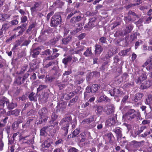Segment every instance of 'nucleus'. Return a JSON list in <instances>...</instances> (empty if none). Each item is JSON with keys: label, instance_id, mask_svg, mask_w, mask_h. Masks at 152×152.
I'll return each instance as SVG.
<instances>
[{"label": "nucleus", "instance_id": "1", "mask_svg": "<svg viewBox=\"0 0 152 152\" xmlns=\"http://www.w3.org/2000/svg\"><path fill=\"white\" fill-rule=\"evenodd\" d=\"M140 114L138 112H136L134 109H131L125 115H123V118L126 121L131 120L135 117L137 119L140 118Z\"/></svg>", "mask_w": 152, "mask_h": 152}, {"label": "nucleus", "instance_id": "2", "mask_svg": "<svg viewBox=\"0 0 152 152\" xmlns=\"http://www.w3.org/2000/svg\"><path fill=\"white\" fill-rule=\"evenodd\" d=\"M51 20L50 25L52 27L56 26L61 22V16L58 13L55 14L51 18Z\"/></svg>", "mask_w": 152, "mask_h": 152}, {"label": "nucleus", "instance_id": "3", "mask_svg": "<svg viewBox=\"0 0 152 152\" xmlns=\"http://www.w3.org/2000/svg\"><path fill=\"white\" fill-rule=\"evenodd\" d=\"M38 114L40 117L42 119V122H45L48 118V110L46 108L43 107L39 110L38 111Z\"/></svg>", "mask_w": 152, "mask_h": 152}, {"label": "nucleus", "instance_id": "4", "mask_svg": "<svg viewBox=\"0 0 152 152\" xmlns=\"http://www.w3.org/2000/svg\"><path fill=\"white\" fill-rule=\"evenodd\" d=\"M99 88L100 87L97 84L92 85L91 87L90 86L87 87L86 88V91L84 93L85 97L87 95V93L90 92L94 93L97 91Z\"/></svg>", "mask_w": 152, "mask_h": 152}, {"label": "nucleus", "instance_id": "5", "mask_svg": "<svg viewBox=\"0 0 152 152\" xmlns=\"http://www.w3.org/2000/svg\"><path fill=\"white\" fill-rule=\"evenodd\" d=\"M72 118L71 116H69L63 118L60 121L59 124L63 126H69V124L71 123Z\"/></svg>", "mask_w": 152, "mask_h": 152}, {"label": "nucleus", "instance_id": "6", "mask_svg": "<svg viewBox=\"0 0 152 152\" xmlns=\"http://www.w3.org/2000/svg\"><path fill=\"white\" fill-rule=\"evenodd\" d=\"M9 100L5 97H3L0 99V110L2 109V111L1 112L3 113L5 112L4 109L5 107L7 106V104L8 103Z\"/></svg>", "mask_w": 152, "mask_h": 152}, {"label": "nucleus", "instance_id": "7", "mask_svg": "<svg viewBox=\"0 0 152 152\" xmlns=\"http://www.w3.org/2000/svg\"><path fill=\"white\" fill-rule=\"evenodd\" d=\"M110 94L112 96H119L124 94L123 92L119 88H115L111 91L110 92Z\"/></svg>", "mask_w": 152, "mask_h": 152}, {"label": "nucleus", "instance_id": "8", "mask_svg": "<svg viewBox=\"0 0 152 152\" xmlns=\"http://www.w3.org/2000/svg\"><path fill=\"white\" fill-rule=\"evenodd\" d=\"M147 78L145 74H142L138 79L135 80V82L137 84L141 86Z\"/></svg>", "mask_w": 152, "mask_h": 152}, {"label": "nucleus", "instance_id": "9", "mask_svg": "<svg viewBox=\"0 0 152 152\" xmlns=\"http://www.w3.org/2000/svg\"><path fill=\"white\" fill-rule=\"evenodd\" d=\"M106 109V112L107 115H110L113 113L114 111L115 107L114 105L110 104L107 105Z\"/></svg>", "mask_w": 152, "mask_h": 152}, {"label": "nucleus", "instance_id": "10", "mask_svg": "<svg viewBox=\"0 0 152 152\" xmlns=\"http://www.w3.org/2000/svg\"><path fill=\"white\" fill-rule=\"evenodd\" d=\"M152 84V83L151 81L145 80L141 86L143 89H144L149 87Z\"/></svg>", "mask_w": 152, "mask_h": 152}, {"label": "nucleus", "instance_id": "11", "mask_svg": "<svg viewBox=\"0 0 152 152\" xmlns=\"http://www.w3.org/2000/svg\"><path fill=\"white\" fill-rule=\"evenodd\" d=\"M113 131L116 134L118 140L119 138H121L122 137V135L121 133V131L120 128H115L113 129Z\"/></svg>", "mask_w": 152, "mask_h": 152}, {"label": "nucleus", "instance_id": "12", "mask_svg": "<svg viewBox=\"0 0 152 152\" xmlns=\"http://www.w3.org/2000/svg\"><path fill=\"white\" fill-rule=\"evenodd\" d=\"M106 137V139L108 141L110 144H112L113 142L114 138L113 136H112V133H111L106 134L105 135Z\"/></svg>", "mask_w": 152, "mask_h": 152}, {"label": "nucleus", "instance_id": "13", "mask_svg": "<svg viewBox=\"0 0 152 152\" xmlns=\"http://www.w3.org/2000/svg\"><path fill=\"white\" fill-rule=\"evenodd\" d=\"M95 53L96 54H100L103 50L102 47L100 45L96 44L95 45Z\"/></svg>", "mask_w": 152, "mask_h": 152}, {"label": "nucleus", "instance_id": "14", "mask_svg": "<svg viewBox=\"0 0 152 152\" xmlns=\"http://www.w3.org/2000/svg\"><path fill=\"white\" fill-rule=\"evenodd\" d=\"M115 121L114 118H112L107 120L105 122L106 125L111 126L115 124Z\"/></svg>", "mask_w": 152, "mask_h": 152}, {"label": "nucleus", "instance_id": "15", "mask_svg": "<svg viewBox=\"0 0 152 152\" xmlns=\"http://www.w3.org/2000/svg\"><path fill=\"white\" fill-rule=\"evenodd\" d=\"M28 98L30 101L36 102L37 99V95L35 93L32 92L28 96Z\"/></svg>", "mask_w": 152, "mask_h": 152}, {"label": "nucleus", "instance_id": "16", "mask_svg": "<svg viewBox=\"0 0 152 152\" xmlns=\"http://www.w3.org/2000/svg\"><path fill=\"white\" fill-rule=\"evenodd\" d=\"M17 105V104L16 103H14L13 102L9 103V102L6 107L9 110H12L16 107Z\"/></svg>", "mask_w": 152, "mask_h": 152}, {"label": "nucleus", "instance_id": "17", "mask_svg": "<svg viewBox=\"0 0 152 152\" xmlns=\"http://www.w3.org/2000/svg\"><path fill=\"white\" fill-rule=\"evenodd\" d=\"M72 59V56H69L67 58H65L62 60L63 63L65 65H66L68 63L70 62Z\"/></svg>", "mask_w": 152, "mask_h": 152}, {"label": "nucleus", "instance_id": "18", "mask_svg": "<svg viewBox=\"0 0 152 152\" xmlns=\"http://www.w3.org/2000/svg\"><path fill=\"white\" fill-rule=\"evenodd\" d=\"M39 4L38 3H35L33 6L31 8V10L32 13L38 10Z\"/></svg>", "mask_w": 152, "mask_h": 152}, {"label": "nucleus", "instance_id": "19", "mask_svg": "<svg viewBox=\"0 0 152 152\" xmlns=\"http://www.w3.org/2000/svg\"><path fill=\"white\" fill-rule=\"evenodd\" d=\"M72 38L71 37H67L65 38L62 39V44L66 45L71 40Z\"/></svg>", "mask_w": 152, "mask_h": 152}, {"label": "nucleus", "instance_id": "20", "mask_svg": "<svg viewBox=\"0 0 152 152\" xmlns=\"http://www.w3.org/2000/svg\"><path fill=\"white\" fill-rule=\"evenodd\" d=\"M50 145V140H48L45 141L42 145V148H49Z\"/></svg>", "mask_w": 152, "mask_h": 152}, {"label": "nucleus", "instance_id": "21", "mask_svg": "<svg viewBox=\"0 0 152 152\" xmlns=\"http://www.w3.org/2000/svg\"><path fill=\"white\" fill-rule=\"evenodd\" d=\"M48 127L45 126L43 127L40 130V135L42 136H45L46 135V131H48Z\"/></svg>", "mask_w": 152, "mask_h": 152}, {"label": "nucleus", "instance_id": "22", "mask_svg": "<svg viewBox=\"0 0 152 152\" xmlns=\"http://www.w3.org/2000/svg\"><path fill=\"white\" fill-rule=\"evenodd\" d=\"M23 26H18L17 28H15L14 29V31H16L18 33H19V34H21L23 31H24L25 29H23Z\"/></svg>", "mask_w": 152, "mask_h": 152}, {"label": "nucleus", "instance_id": "23", "mask_svg": "<svg viewBox=\"0 0 152 152\" xmlns=\"http://www.w3.org/2000/svg\"><path fill=\"white\" fill-rule=\"evenodd\" d=\"M143 95L142 94H137L135 95L134 98V101L135 102H137L138 100H140L143 97Z\"/></svg>", "mask_w": 152, "mask_h": 152}, {"label": "nucleus", "instance_id": "24", "mask_svg": "<svg viewBox=\"0 0 152 152\" xmlns=\"http://www.w3.org/2000/svg\"><path fill=\"white\" fill-rule=\"evenodd\" d=\"M86 137V134L85 132H83L80 134L79 136L80 142H83L85 141Z\"/></svg>", "mask_w": 152, "mask_h": 152}, {"label": "nucleus", "instance_id": "25", "mask_svg": "<svg viewBox=\"0 0 152 152\" xmlns=\"http://www.w3.org/2000/svg\"><path fill=\"white\" fill-rule=\"evenodd\" d=\"M134 83L133 80L130 81L129 83H126L125 84L123 87L125 88L130 87L132 86L134 84Z\"/></svg>", "mask_w": 152, "mask_h": 152}, {"label": "nucleus", "instance_id": "26", "mask_svg": "<svg viewBox=\"0 0 152 152\" xmlns=\"http://www.w3.org/2000/svg\"><path fill=\"white\" fill-rule=\"evenodd\" d=\"M92 54V53L91 52V49L88 48L86 51L84 53V54L86 56H91Z\"/></svg>", "mask_w": 152, "mask_h": 152}, {"label": "nucleus", "instance_id": "27", "mask_svg": "<svg viewBox=\"0 0 152 152\" xmlns=\"http://www.w3.org/2000/svg\"><path fill=\"white\" fill-rule=\"evenodd\" d=\"M130 48H128L126 50H121L119 53V54L121 56H125L126 54L127 53L130 51Z\"/></svg>", "mask_w": 152, "mask_h": 152}, {"label": "nucleus", "instance_id": "28", "mask_svg": "<svg viewBox=\"0 0 152 152\" xmlns=\"http://www.w3.org/2000/svg\"><path fill=\"white\" fill-rule=\"evenodd\" d=\"M97 98H99V101L101 102L106 99V96L103 95L102 94H100V96L99 95H97Z\"/></svg>", "mask_w": 152, "mask_h": 152}, {"label": "nucleus", "instance_id": "29", "mask_svg": "<svg viewBox=\"0 0 152 152\" xmlns=\"http://www.w3.org/2000/svg\"><path fill=\"white\" fill-rule=\"evenodd\" d=\"M132 142L134 143L136 145H137L138 146H141L145 142V141L143 140L141 141L140 142H138L136 141H133Z\"/></svg>", "mask_w": 152, "mask_h": 152}, {"label": "nucleus", "instance_id": "30", "mask_svg": "<svg viewBox=\"0 0 152 152\" xmlns=\"http://www.w3.org/2000/svg\"><path fill=\"white\" fill-rule=\"evenodd\" d=\"M58 117V115L55 113H53L51 116V118L52 121H50V123L56 120Z\"/></svg>", "mask_w": 152, "mask_h": 152}, {"label": "nucleus", "instance_id": "31", "mask_svg": "<svg viewBox=\"0 0 152 152\" xmlns=\"http://www.w3.org/2000/svg\"><path fill=\"white\" fill-rule=\"evenodd\" d=\"M9 25L8 23H4L2 26L1 30H6L9 28Z\"/></svg>", "mask_w": 152, "mask_h": 152}, {"label": "nucleus", "instance_id": "32", "mask_svg": "<svg viewBox=\"0 0 152 152\" xmlns=\"http://www.w3.org/2000/svg\"><path fill=\"white\" fill-rule=\"evenodd\" d=\"M48 98V95L46 94H44L42 96V97L40 98V100L42 102H45Z\"/></svg>", "mask_w": 152, "mask_h": 152}, {"label": "nucleus", "instance_id": "33", "mask_svg": "<svg viewBox=\"0 0 152 152\" xmlns=\"http://www.w3.org/2000/svg\"><path fill=\"white\" fill-rule=\"evenodd\" d=\"M69 126H65L62 128L63 132L64 133V135L66 136L68 133Z\"/></svg>", "mask_w": 152, "mask_h": 152}, {"label": "nucleus", "instance_id": "34", "mask_svg": "<svg viewBox=\"0 0 152 152\" xmlns=\"http://www.w3.org/2000/svg\"><path fill=\"white\" fill-rule=\"evenodd\" d=\"M20 111V110L19 109H16L14 110H12L13 115L18 116L19 115Z\"/></svg>", "mask_w": 152, "mask_h": 152}, {"label": "nucleus", "instance_id": "35", "mask_svg": "<svg viewBox=\"0 0 152 152\" xmlns=\"http://www.w3.org/2000/svg\"><path fill=\"white\" fill-rule=\"evenodd\" d=\"M47 87V86L45 85H40L39 87L37 88V92L40 91L41 90L44 89L46 88Z\"/></svg>", "mask_w": 152, "mask_h": 152}, {"label": "nucleus", "instance_id": "36", "mask_svg": "<svg viewBox=\"0 0 152 152\" xmlns=\"http://www.w3.org/2000/svg\"><path fill=\"white\" fill-rule=\"evenodd\" d=\"M152 101V95H148L147 98L146 99V103L148 104H149Z\"/></svg>", "mask_w": 152, "mask_h": 152}, {"label": "nucleus", "instance_id": "37", "mask_svg": "<svg viewBox=\"0 0 152 152\" xmlns=\"http://www.w3.org/2000/svg\"><path fill=\"white\" fill-rule=\"evenodd\" d=\"M51 53V51L49 49H48L42 52V54L43 55H50Z\"/></svg>", "mask_w": 152, "mask_h": 152}, {"label": "nucleus", "instance_id": "38", "mask_svg": "<svg viewBox=\"0 0 152 152\" xmlns=\"http://www.w3.org/2000/svg\"><path fill=\"white\" fill-rule=\"evenodd\" d=\"M103 108L101 106H99L97 107L96 110V113L99 114H100L103 110Z\"/></svg>", "mask_w": 152, "mask_h": 152}, {"label": "nucleus", "instance_id": "39", "mask_svg": "<svg viewBox=\"0 0 152 152\" xmlns=\"http://www.w3.org/2000/svg\"><path fill=\"white\" fill-rule=\"evenodd\" d=\"M10 16L7 14H4L1 16V20H5L9 18Z\"/></svg>", "mask_w": 152, "mask_h": 152}, {"label": "nucleus", "instance_id": "40", "mask_svg": "<svg viewBox=\"0 0 152 152\" xmlns=\"http://www.w3.org/2000/svg\"><path fill=\"white\" fill-rule=\"evenodd\" d=\"M99 42L102 43H105L107 42L106 38L104 37H102L99 39Z\"/></svg>", "mask_w": 152, "mask_h": 152}, {"label": "nucleus", "instance_id": "41", "mask_svg": "<svg viewBox=\"0 0 152 152\" xmlns=\"http://www.w3.org/2000/svg\"><path fill=\"white\" fill-rule=\"evenodd\" d=\"M80 132L77 129H76L72 133V137L76 136Z\"/></svg>", "mask_w": 152, "mask_h": 152}, {"label": "nucleus", "instance_id": "42", "mask_svg": "<svg viewBox=\"0 0 152 152\" xmlns=\"http://www.w3.org/2000/svg\"><path fill=\"white\" fill-rule=\"evenodd\" d=\"M39 53V51H36L35 52V50H34L33 52V53L32 54V56L33 58H35L38 55Z\"/></svg>", "mask_w": 152, "mask_h": 152}, {"label": "nucleus", "instance_id": "43", "mask_svg": "<svg viewBox=\"0 0 152 152\" xmlns=\"http://www.w3.org/2000/svg\"><path fill=\"white\" fill-rule=\"evenodd\" d=\"M46 78L47 80L50 82H52L53 80L55 78L54 77L51 76L50 77L49 75H47Z\"/></svg>", "mask_w": 152, "mask_h": 152}, {"label": "nucleus", "instance_id": "44", "mask_svg": "<svg viewBox=\"0 0 152 152\" xmlns=\"http://www.w3.org/2000/svg\"><path fill=\"white\" fill-rule=\"evenodd\" d=\"M89 124L88 122V119L87 118L84 119L81 123V124L82 125H85L86 124Z\"/></svg>", "mask_w": 152, "mask_h": 152}, {"label": "nucleus", "instance_id": "45", "mask_svg": "<svg viewBox=\"0 0 152 152\" xmlns=\"http://www.w3.org/2000/svg\"><path fill=\"white\" fill-rule=\"evenodd\" d=\"M54 62L53 61L50 62H49L48 64H46L45 66H44V68H47L51 65L54 64Z\"/></svg>", "mask_w": 152, "mask_h": 152}, {"label": "nucleus", "instance_id": "46", "mask_svg": "<svg viewBox=\"0 0 152 152\" xmlns=\"http://www.w3.org/2000/svg\"><path fill=\"white\" fill-rule=\"evenodd\" d=\"M146 118L150 119L152 118V113L150 112L147 114L145 115Z\"/></svg>", "mask_w": 152, "mask_h": 152}, {"label": "nucleus", "instance_id": "47", "mask_svg": "<svg viewBox=\"0 0 152 152\" xmlns=\"http://www.w3.org/2000/svg\"><path fill=\"white\" fill-rule=\"evenodd\" d=\"M86 36V34L85 33H83L80 34L78 36V38L79 39H83Z\"/></svg>", "mask_w": 152, "mask_h": 152}, {"label": "nucleus", "instance_id": "48", "mask_svg": "<svg viewBox=\"0 0 152 152\" xmlns=\"http://www.w3.org/2000/svg\"><path fill=\"white\" fill-rule=\"evenodd\" d=\"M132 29V26L129 27H127L126 29V33H129L130 32Z\"/></svg>", "mask_w": 152, "mask_h": 152}, {"label": "nucleus", "instance_id": "49", "mask_svg": "<svg viewBox=\"0 0 152 152\" xmlns=\"http://www.w3.org/2000/svg\"><path fill=\"white\" fill-rule=\"evenodd\" d=\"M129 98V96L128 95H126L124 96L123 99L122 100V102L125 103L127 100Z\"/></svg>", "mask_w": 152, "mask_h": 152}, {"label": "nucleus", "instance_id": "50", "mask_svg": "<svg viewBox=\"0 0 152 152\" xmlns=\"http://www.w3.org/2000/svg\"><path fill=\"white\" fill-rule=\"evenodd\" d=\"M77 11L72 12L68 16L67 18L69 19L70 18L72 15L75 14L76 13H77Z\"/></svg>", "mask_w": 152, "mask_h": 152}, {"label": "nucleus", "instance_id": "51", "mask_svg": "<svg viewBox=\"0 0 152 152\" xmlns=\"http://www.w3.org/2000/svg\"><path fill=\"white\" fill-rule=\"evenodd\" d=\"M77 149L75 148L72 147L70 148L68 151L69 152H77Z\"/></svg>", "mask_w": 152, "mask_h": 152}, {"label": "nucleus", "instance_id": "52", "mask_svg": "<svg viewBox=\"0 0 152 152\" xmlns=\"http://www.w3.org/2000/svg\"><path fill=\"white\" fill-rule=\"evenodd\" d=\"M128 14L129 15H132L133 16H136V17H138V15L136 14L134 12H132L131 11H129Z\"/></svg>", "mask_w": 152, "mask_h": 152}, {"label": "nucleus", "instance_id": "53", "mask_svg": "<svg viewBox=\"0 0 152 152\" xmlns=\"http://www.w3.org/2000/svg\"><path fill=\"white\" fill-rule=\"evenodd\" d=\"M35 26V25L34 24H32L29 26L28 28L27 29L28 32L30 31L31 29Z\"/></svg>", "mask_w": 152, "mask_h": 152}, {"label": "nucleus", "instance_id": "54", "mask_svg": "<svg viewBox=\"0 0 152 152\" xmlns=\"http://www.w3.org/2000/svg\"><path fill=\"white\" fill-rule=\"evenodd\" d=\"M150 122V121L148 120H144L142 122V124L143 125L147 124H149Z\"/></svg>", "mask_w": 152, "mask_h": 152}, {"label": "nucleus", "instance_id": "55", "mask_svg": "<svg viewBox=\"0 0 152 152\" xmlns=\"http://www.w3.org/2000/svg\"><path fill=\"white\" fill-rule=\"evenodd\" d=\"M18 21L17 20H13L11 22V23L12 25H16L18 23Z\"/></svg>", "mask_w": 152, "mask_h": 152}, {"label": "nucleus", "instance_id": "56", "mask_svg": "<svg viewBox=\"0 0 152 152\" xmlns=\"http://www.w3.org/2000/svg\"><path fill=\"white\" fill-rule=\"evenodd\" d=\"M24 142L28 144H33L34 142V141L32 139H30L27 141Z\"/></svg>", "mask_w": 152, "mask_h": 152}, {"label": "nucleus", "instance_id": "57", "mask_svg": "<svg viewBox=\"0 0 152 152\" xmlns=\"http://www.w3.org/2000/svg\"><path fill=\"white\" fill-rule=\"evenodd\" d=\"M92 24L91 22H89L86 25L84 26V28H90L91 27V24Z\"/></svg>", "mask_w": 152, "mask_h": 152}, {"label": "nucleus", "instance_id": "58", "mask_svg": "<svg viewBox=\"0 0 152 152\" xmlns=\"http://www.w3.org/2000/svg\"><path fill=\"white\" fill-rule=\"evenodd\" d=\"M88 119L89 123H91V122L94 121V118L93 116H91L89 118H87Z\"/></svg>", "mask_w": 152, "mask_h": 152}, {"label": "nucleus", "instance_id": "59", "mask_svg": "<svg viewBox=\"0 0 152 152\" xmlns=\"http://www.w3.org/2000/svg\"><path fill=\"white\" fill-rule=\"evenodd\" d=\"M78 99L77 97H75V98L72 99L70 101V103H74L77 101Z\"/></svg>", "mask_w": 152, "mask_h": 152}, {"label": "nucleus", "instance_id": "60", "mask_svg": "<svg viewBox=\"0 0 152 152\" xmlns=\"http://www.w3.org/2000/svg\"><path fill=\"white\" fill-rule=\"evenodd\" d=\"M53 14V12H51L49 13L47 16V18L48 20L50 18V17Z\"/></svg>", "mask_w": 152, "mask_h": 152}, {"label": "nucleus", "instance_id": "61", "mask_svg": "<svg viewBox=\"0 0 152 152\" xmlns=\"http://www.w3.org/2000/svg\"><path fill=\"white\" fill-rule=\"evenodd\" d=\"M150 134V132L149 131L146 132L144 134H142V136L143 137H145L147 135H149Z\"/></svg>", "mask_w": 152, "mask_h": 152}, {"label": "nucleus", "instance_id": "62", "mask_svg": "<svg viewBox=\"0 0 152 152\" xmlns=\"http://www.w3.org/2000/svg\"><path fill=\"white\" fill-rule=\"evenodd\" d=\"M27 20V18L26 16H24L23 17H22V19H21V22H26Z\"/></svg>", "mask_w": 152, "mask_h": 152}, {"label": "nucleus", "instance_id": "63", "mask_svg": "<svg viewBox=\"0 0 152 152\" xmlns=\"http://www.w3.org/2000/svg\"><path fill=\"white\" fill-rule=\"evenodd\" d=\"M36 75L35 73H34L31 76V79L32 80H34L36 79Z\"/></svg>", "mask_w": 152, "mask_h": 152}, {"label": "nucleus", "instance_id": "64", "mask_svg": "<svg viewBox=\"0 0 152 152\" xmlns=\"http://www.w3.org/2000/svg\"><path fill=\"white\" fill-rule=\"evenodd\" d=\"M125 20L126 22H129L131 20L130 17L129 16H128L127 17H125Z\"/></svg>", "mask_w": 152, "mask_h": 152}]
</instances>
